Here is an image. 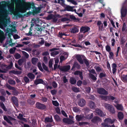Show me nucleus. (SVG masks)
Masks as SVG:
<instances>
[{"instance_id": "nucleus-47", "label": "nucleus", "mask_w": 127, "mask_h": 127, "mask_svg": "<svg viewBox=\"0 0 127 127\" xmlns=\"http://www.w3.org/2000/svg\"><path fill=\"white\" fill-rule=\"evenodd\" d=\"M115 99V97L111 95L108 96V101L113 100Z\"/></svg>"}, {"instance_id": "nucleus-8", "label": "nucleus", "mask_w": 127, "mask_h": 127, "mask_svg": "<svg viewBox=\"0 0 127 127\" xmlns=\"http://www.w3.org/2000/svg\"><path fill=\"white\" fill-rule=\"evenodd\" d=\"M3 119L8 123L11 125H12V124L11 121L13 120H14V118L9 116H8L7 117L6 116H5L3 117Z\"/></svg>"}, {"instance_id": "nucleus-39", "label": "nucleus", "mask_w": 127, "mask_h": 127, "mask_svg": "<svg viewBox=\"0 0 127 127\" xmlns=\"http://www.w3.org/2000/svg\"><path fill=\"white\" fill-rule=\"evenodd\" d=\"M72 90L74 92L77 93L80 92L79 88L75 87H74L72 88Z\"/></svg>"}, {"instance_id": "nucleus-3", "label": "nucleus", "mask_w": 127, "mask_h": 127, "mask_svg": "<svg viewBox=\"0 0 127 127\" xmlns=\"http://www.w3.org/2000/svg\"><path fill=\"white\" fill-rule=\"evenodd\" d=\"M76 59L79 62L80 64H83L84 62L86 65L87 67L89 66L90 64L89 60L85 58V59H84L83 60L80 55H78L76 56Z\"/></svg>"}, {"instance_id": "nucleus-50", "label": "nucleus", "mask_w": 127, "mask_h": 127, "mask_svg": "<svg viewBox=\"0 0 127 127\" xmlns=\"http://www.w3.org/2000/svg\"><path fill=\"white\" fill-rule=\"evenodd\" d=\"M35 29L37 31H39L40 32L42 30L41 26H38L36 27Z\"/></svg>"}, {"instance_id": "nucleus-19", "label": "nucleus", "mask_w": 127, "mask_h": 127, "mask_svg": "<svg viewBox=\"0 0 127 127\" xmlns=\"http://www.w3.org/2000/svg\"><path fill=\"white\" fill-rule=\"evenodd\" d=\"M89 105L90 107L92 109H95L96 107L95 103L92 101H89Z\"/></svg>"}, {"instance_id": "nucleus-23", "label": "nucleus", "mask_w": 127, "mask_h": 127, "mask_svg": "<svg viewBox=\"0 0 127 127\" xmlns=\"http://www.w3.org/2000/svg\"><path fill=\"white\" fill-rule=\"evenodd\" d=\"M122 80L124 82L127 83V74L126 75H123L121 77Z\"/></svg>"}, {"instance_id": "nucleus-17", "label": "nucleus", "mask_w": 127, "mask_h": 127, "mask_svg": "<svg viewBox=\"0 0 127 127\" xmlns=\"http://www.w3.org/2000/svg\"><path fill=\"white\" fill-rule=\"evenodd\" d=\"M114 120H112L111 119L109 118H106L105 119L104 121V122L108 124H112L114 122Z\"/></svg>"}, {"instance_id": "nucleus-36", "label": "nucleus", "mask_w": 127, "mask_h": 127, "mask_svg": "<svg viewBox=\"0 0 127 127\" xmlns=\"http://www.w3.org/2000/svg\"><path fill=\"white\" fill-rule=\"evenodd\" d=\"M127 28L126 25L125 23H124L123 24V26L122 28V31L123 32L125 31L126 32L127 31V29L126 30Z\"/></svg>"}, {"instance_id": "nucleus-43", "label": "nucleus", "mask_w": 127, "mask_h": 127, "mask_svg": "<svg viewBox=\"0 0 127 127\" xmlns=\"http://www.w3.org/2000/svg\"><path fill=\"white\" fill-rule=\"evenodd\" d=\"M42 66L43 69L45 70L46 71L48 72L49 70L48 69V67L44 63H43L42 64Z\"/></svg>"}, {"instance_id": "nucleus-49", "label": "nucleus", "mask_w": 127, "mask_h": 127, "mask_svg": "<svg viewBox=\"0 0 127 127\" xmlns=\"http://www.w3.org/2000/svg\"><path fill=\"white\" fill-rule=\"evenodd\" d=\"M32 52L33 54L36 55L37 56H38L40 54L39 52L36 51L35 50H32Z\"/></svg>"}, {"instance_id": "nucleus-56", "label": "nucleus", "mask_w": 127, "mask_h": 127, "mask_svg": "<svg viewBox=\"0 0 127 127\" xmlns=\"http://www.w3.org/2000/svg\"><path fill=\"white\" fill-rule=\"evenodd\" d=\"M93 116V113H92L88 115L87 117L86 118L87 119H91Z\"/></svg>"}, {"instance_id": "nucleus-10", "label": "nucleus", "mask_w": 127, "mask_h": 127, "mask_svg": "<svg viewBox=\"0 0 127 127\" xmlns=\"http://www.w3.org/2000/svg\"><path fill=\"white\" fill-rule=\"evenodd\" d=\"M85 100L83 99H80L78 102V105L81 107L84 106L86 104Z\"/></svg>"}, {"instance_id": "nucleus-12", "label": "nucleus", "mask_w": 127, "mask_h": 127, "mask_svg": "<svg viewBox=\"0 0 127 127\" xmlns=\"http://www.w3.org/2000/svg\"><path fill=\"white\" fill-rule=\"evenodd\" d=\"M90 30V28L88 26H82L80 28V32H83L84 33L88 32Z\"/></svg>"}, {"instance_id": "nucleus-57", "label": "nucleus", "mask_w": 127, "mask_h": 127, "mask_svg": "<svg viewBox=\"0 0 127 127\" xmlns=\"http://www.w3.org/2000/svg\"><path fill=\"white\" fill-rule=\"evenodd\" d=\"M52 86L54 88H56L57 87L58 85L55 81H54L52 83Z\"/></svg>"}, {"instance_id": "nucleus-62", "label": "nucleus", "mask_w": 127, "mask_h": 127, "mask_svg": "<svg viewBox=\"0 0 127 127\" xmlns=\"http://www.w3.org/2000/svg\"><path fill=\"white\" fill-rule=\"evenodd\" d=\"M106 76V74L105 73H104L103 72H101L100 74L99 77L100 78H102L103 77H105Z\"/></svg>"}, {"instance_id": "nucleus-63", "label": "nucleus", "mask_w": 127, "mask_h": 127, "mask_svg": "<svg viewBox=\"0 0 127 127\" xmlns=\"http://www.w3.org/2000/svg\"><path fill=\"white\" fill-rule=\"evenodd\" d=\"M55 110L56 111V113L58 114H60V110L59 108V107H57L55 108Z\"/></svg>"}, {"instance_id": "nucleus-45", "label": "nucleus", "mask_w": 127, "mask_h": 127, "mask_svg": "<svg viewBox=\"0 0 127 127\" xmlns=\"http://www.w3.org/2000/svg\"><path fill=\"white\" fill-rule=\"evenodd\" d=\"M8 82L9 84L11 85H14L16 83L15 81L12 79L9 80Z\"/></svg>"}, {"instance_id": "nucleus-35", "label": "nucleus", "mask_w": 127, "mask_h": 127, "mask_svg": "<svg viewBox=\"0 0 127 127\" xmlns=\"http://www.w3.org/2000/svg\"><path fill=\"white\" fill-rule=\"evenodd\" d=\"M38 60V59L36 58H33L32 59V62L33 65L35 64L36 62Z\"/></svg>"}, {"instance_id": "nucleus-9", "label": "nucleus", "mask_w": 127, "mask_h": 127, "mask_svg": "<svg viewBox=\"0 0 127 127\" xmlns=\"http://www.w3.org/2000/svg\"><path fill=\"white\" fill-rule=\"evenodd\" d=\"M63 123L68 124H73L74 122L72 120L68 118H64L63 119Z\"/></svg>"}, {"instance_id": "nucleus-15", "label": "nucleus", "mask_w": 127, "mask_h": 127, "mask_svg": "<svg viewBox=\"0 0 127 127\" xmlns=\"http://www.w3.org/2000/svg\"><path fill=\"white\" fill-rule=\"evenodd\" d=\"M34 83L36 85H37L39 84H42L43 85H44L45 84V82L43 81V80L41 79H36L35 80Z\"/></svg>"}, {"instance_id": "nucleus-33", "label": "nucleus", "mask_w": 127, "mask_h": 127, "mask_svg": "<svg viewBox=\"0 0 127 127\" xmlns=\"http://www.w3.org/2000/svg\"><path fill=\"white\" fill-rule=\"evenodd\" d=\"M54 118L56 122H60L61 121V119L58 115H55L54 116Z\"/></svg>"}, {"instance_id": "nucleus-4", "label": "nucleus", "mask_w": 127, "mask_h": 127, "mask_svg": "<svg viewBox=\"0 0 127 127\" xmlns=\"http://www.w3.org/2000/svg\"><path fill=\"white\" fill-rule=\"evenodd\" d=\"M104 106L105 108L108 109L112 114H114L115 113L114 108L113 107L112 105L107 103H105Z\"/></svg>"}, {"instance_id": "nucleus-51", "label": "nucleus", "mask_w": 127, "mask_h": 127, "mask_svg": "<svg viewBox=\"0 0 127 127\" xmlns=\"http://www.w3.org/2000/svg\"><path fill=\"white\" fill-rule=\"evenodd\" d=\"M14 57L16 59L20 58L21 57L20 55L18 53H16L14 56Z\"/></svg>"}, {"instance_id": "nucleus-11", "label": "nucleus", "mask_w": 127, "mask_h": 127, "mask_svg": "<svg viewBox=\"0 0 127 127\" xmlns=\"http://www.w3.org/2000/svg\"><path fill=\"white\" fill-rule=\"evenodd\" d=\"M11 100L13 103L14 104L16 107L19 105L18 101L17 98L15 96H12L11 98Z\"/></svg>"}, {"instance_id": "nucleus-27", "label": "nucleus", "mask_w": 127, "mask_h": 127, "mask_svg": "<svg viewBox=\"0 0 127 127\" xmlns=\"http://www.w3.org/2000/svg\"><path fill=\"white\" fill-rule=\"evenodd\" d=\"M44 120L45 122V123L49 122L51 123L53 121V120L52 116L51 117V118H50L49 117L45 118Z\"/></svg>"}, {"instance_id": "nucleus-28", "label": "nucleus", "mask_w": 127, "mask_h": 127, "mask_svg": "<svg viewBox=\"0 0 127 127\" xmlns=\"http://www.w3.org/2000/svg\"><path fill=\"white\" fill-rule=\"evenodd\" d=\"M117 65L115 63H113L112 64V72L113 74H114L116 70V67Z\"/></svg>"}, {"instance_id": "nucleus-18", "label": "nucleus", "mask_w": 127, "mask_h": 127, "mask_svg": "<svg viewBox=\"0 0 127 127\" xmlns=\"http://www.w3.org/2000/svg\"><path fill=\"white\" fill-rule=\"evenodd\" d=\"M75 67L78 69H79L80 68V65L76 62H74L71 70H72Z\"/></svg>"}, {"instance_id": "nucleus-24", "label": "nucleus", "mask_w": 127, "mask_h": 127, "mask_svg": "<svg viewBox=\"0 0 127 127\" xmlns=\"http://www.w3.org/2000/svg\"><path fill=\"white\" fill-rule=\"evenodd\" d=\"M61 21L62 22H65L67 23H68L70 20L69 19L65 17H63L61 19Z\"/></svg>"}, {"instance_id": "nucleus-22", "label": "nucleus", "mask_w": 127, "mask_h": 127, "mask_svg": "<svg viewBox=\"0 0 127 127\" xmlns=\"http://www.w3.org/2000/svg\"><path fill=\"white\" fill-rule=\"evenodd\" d=\"M76 80L73 77H71L70 79L69 82L71 84L74 85L76 84Z\"/></svg>"}, {"instance_id": "nucleus-58", "label": "nucleus", "mask_w": 127, "mask_h": 127, "mask_svg": "<svg viewBox=\"0 0 127 127\" xmlns=\"http://www.w3.org/2000/svg\"><path fill=\"white\" fill-rule=\"evenodd\" d=\"M53 16V18H52L53 20V22L56 23L57 21L58 20V18L56 17V16H55V15H54Z\"/></svg>"}, {"instance_id": "nucleus-21", "label": "nucleus", "mask_w": 127, "mask_h": 127, "mask_svg": "<svg viewBox=\"0 0 127 127\" xmlns=\"http://www.w3.org/2000/svg\"><path fill=\"white\" fill-rule=\"evenodd\" d=\"M114 106L116 107L118 110L122 111L123 109V107L121 104H117L116 105H114Z\"/></svg>"}, {"instance_id": "nucleus-20", "label": "nucleus", "mask_w": 127, "mask_h": 127, "mask_svg": "<svg viewBox=\"0 0 127 127\" xmlns=\"http://www.w3.org/2000/svg\"><path fill=\"white\" fill-rule=\"evenodd\" d=\"M127 12V9L126 8L122 9L121 11V17H124L126 16Z\"/></svg>"}, {"instance_id": "nucleus-32", "label": "nucleus", "mask_w": 127, "mask_h": 127, "mask_svg": "<svg viewBox=\"0 0 127 127\" xmlns=\"http://www.w3.org/2000/svg\"><path fill=\"white\" fill-rule=\"evenodd\" d=\"M12 90V93L14 95H18L19 92L18 91L16 90L15 88L14 87Z\"/></svg>"}, {"instance_id": "nucleus-46", "label": "nucleus", "mask_w": 127, "mask_h": 127, "mask_svg": "<svg viewBox=\"0 0 127 127\" xmlns=\"http://www.w3.org/2000/svg\"><path fill=\"white\" fill-rule=\"evenodd\" d=\"M53 104L55 106H59V104L56 100L53 101H52Z\"/></svg>"}, {"instance_id": "nucleus-31", "label": "nucleus", "mask_w": 127, "mask_h": 127, "mask_svg": "<svg viewBox=\"0 0 127 127\" xmlns=\"http://www.w3.org/2000/svg\"><path fill=\"white\" fill-rule=\"evenodd\" d=\"M10 72L14 74H20L22 73V71L17 70H12L10 71Z\"/></svg>"}, {"instance_id": "nucleus-29", "label": "nucleus", "mask_w": 127, "mask_h": 127, "mask_svg": "<svg viewBox=\"0 0 127 127\" xmlns=\"http://www.w3.org/2000/svg\"><path fill=\"white\" fill-rule=\"evenodd\" d=\"M65 16H68V18H69L71 20L73 21H75L76 20V18L73 15H69L67 14H66Z\"/></svg>"}, {"instance_id": "nucleus-6", "label": "nucleus", "mask_w": 127, "mask_h": 127, "mask_svg": "<svg viewBox=\"0 0 127 127\" xmlns=\"http://www.w3.org/2000/svg\"><path fill=\"white\" fill-rule=\"evenodd\" d=\"M35 105L37 108L39 109L43 110L46 109V105L39 102L36 103Z\"/></svg>"}, {"instance_id": "nucleus-44", "label": "nucleus", "mask_w": 127, "mask_h": 127, "mask_svg": "<svg viewBox=\"0 0 127 127\" xmlns=\"http://www.w3.org/2000/svg\"><path fill=\"white\" fill-rule=\"evenodd\" d=\"M54 15L52 14H50L49 15L46 17V19L47 20H50L52 19L53 16Z\"/></svg>"}, {"instance_id": "nucleus-55", "label": "nucleus", "mask_w": 127, "mask_h": 127, "mask_svg": "<svg viewBox=\"0 0 127 127\" xmlns=\"http://www.w3.org/2000/svg\"><path fill=\"white\" fill-rule=\"evenodd\" d=\"M90 77L93 80H96V78L94 75L91 74L90 75Z\"/></svg>"}, {"instance_id": "nucleus-14", "label": "nucleus", "mask_w": 127, "mask_h": 127, "mask_svg": "<svg viewBox=\"0 0 127 127\" xmlns=\"http://www.w3.org/2000/svg\"><path fill=\"white\" fill-rule=\"evenodd\" d=\"M71 32L72 33H75L78 32L79 31L78 27L77 26H74L70 29Z\"/></svg>"}, {"instance_id": "nucleus-26", "label": "nucleus", "mask_w": 127, "mask_h": 127, "mask_svg": "<svg viewBox=\"0 0 127 127\" xmlns=\"http://www.w3.org/2000/svg\"><path fill=\"white\" fill-rule=\"evenodd\" d=\"M124 115L123 113L121 112L118 113V117L119 120H122L124 118Z\"/></svg>"}, {"instance_id": "nucleus-54", "label": "nucleus", "mask_w": 127, "mask_h": 127, "mask_svg": "<svg viewBox=\"0 0 127 127\" xmlns=\"http://www.w3.org/2000/svg\"><path fill=\"white\" fill-rule=\"evenodd\" d=\"M15 16L16 17H19L20 18L22 17H23V16L22 15V14L19 13H16V14L15 15Z\"/></svg>"}, {"instance_id": "nucleus-48", "label": "nucleus", "mask_w": 127, "mask_h": 127, "mask_svg": "<svg viewBox=\"0 0 127 127\" xmlns=\"http://www.w3.org/2000/svg\"><path fill=\"white\" fill-rule=\"evenodd\" d=\"M23 79L25 82L26 83H29L30 81L29 79L26 76L24 77Z\"/></svg>"}, {"instance_id": "nucleus-53", "label": "nucleus", "mask_w": 127, "mask_h": 127, "mask_svg": "<svg viewBox=\"0 0 127 127\" xmlns=\"http://www.w3.org/2000/svg\"><path fill=\"white\" fill-rule=\"evenodd\" d=\"M32 124L33 127H35L37 125L36 121L35 120H33L32 121Z\"/></svg>"}, {"instance_id": "nucleus-52", "label": "nucleus", "mask_w": 127, "mask_h": 127, "mask_svg": "<svg viewBox=\"0 0 127 127\" xmlns=\"http://www.w3.org/2000/svg\"><path fill=\"white\" fill-rule=\"evenodd\" d=\"M105 49L106 51L108 52H110L111 50V47L108 45H107L105 46Z\"/></svg>"}, {"instance_id": "nucleus-13", "label": "nucleus", "mask_w": 127, "mask_h": 127, "mask_svg": "<svg viewBox=\"0 0 127 127\" xmlns=\"http://www.w3.org/2000/svg\"><path fill=\"white\" fill-rule=\"evenodd\" d=\"M101 119L98 117L95 116L93 117L92 121L94 123H97L101 121Z\"/></svg>"}, {"instance_id": "nucleus-42", "label": "nucleus", "mask_w": 127, "mask_h": 127, "mask_svg": "<svg viewBox=\"0 0 127 127\" xmlns=\"http://www.w3.org/2000/svg\"><path fill=\"white\" fill-rule=\"evenodd\" d=\"M101 125L103 127H111V126L108 125L106 123H103L101 124Z\"/></svg>"}, {"instance_id": "nucleus-2", "label": "nucleus", "mask_w": 127, "mask_h": 127, "mask_svg": "<svg viewBox=\"0 0 127 127\" xmlns=\"http://www.w3.org/2000/svg\"><path fill=\"white\" fill-rule=\"evenodd\" d=\"M32 8L33 10L36 9L33 3L29 2L22 3L21 7L19 9V11L21 13H24L26 12L27 10H29Z\"/></svg>"}, {"instance_id": "nucleus-40", "label": "nucleus", "mask_w": 127, "mask_h": 127, "mask_svg": "<svg viewBox=\"0 0 127 127\" xmlns=\"http://www.w3.org/2000/svg\"><path fill=\"white\" fill-rule=\"evenodd\" d=\"M59 54V52L58 51H54L51 52L50 53L51 56L55 57V56Z\"/></svg>"}, {"instance_id": "nucleus-64", "label": "nucleus", "mask_w": 127, "mask_h": 127, "mask_svg": "<svg viewBox=\"0 0 127 127\" xmlns=\"http://www.w3.org/2000/svg\"><path fill=\"white\" fill-rule=\"evenodd\" d=\"M95 69L97 72H99L102 69L100 67L98 66L96 67Z\"/></svg>"}, {"instance_id": "nucleus-34", "label": "nucleus", "mask_w": 127, "mask_h": 127, "mask_svg": "<svg viewBox=\"0 0 127 127\" xmlns=\"http://www.w3.org/2000/svg\"><path fill=\"white\" fill-rule=\"evenodd\" d=\"M76 120L78 121H79L82 120L83 119L82 117L79 115H77L76 116Z\"/></svg>"}, {"instance_id": "nucleus-60", "label": "nucleus", "mask_w": 127, "mask_h": 127, "mask_svg": "<svg viewBox=\"0 0 127 127\" xmlns=\"http://www.w3.org/2000/svg\"><path fill=\"white\" fill-rule=\"evenodd\" d=\"M88 123L87 122H79V125L80 126H82L83 125H87L88 124Z\"/></svg>"}, {"instance_id": "nucleus-5", "label": "nucleus", "mask_w": 127, "mask_h": 127, "mask_svg": "<svg viewBox=\"0 0 127 127\" xmlns=\"http://www.w3.org/2000/svg\"><path fill=\"white\" fill-rule=\"evenodd\" d=\"M97 92L98 94L101 95H107L108 94L107 91L102 88H97Z\"/></svg>"}, {"instance_id": "nucleus-37", "label": "nucleus", "mask_w": 127, "mask_h": 127, "mask_svg": "<svg viewBox=\"0 0 127 127\" xmlns=\"http://www.w3.org/2000/svg\"><path fill=\"white\" fill-rule=\"evenodd\" d=\"M24 60L23 59H20L18 61V64L20 66L22 65L24 62Z\"/></svg>"}, {"instance_id": "nucleus-16", "label": "nucleus", "mask_w": 127, "mask_h": 127, "mask_svg": "<svg viewBox=\"0 0 127 127\" xmlns=\"http://www.w3.org/2000/svg\"><path fill=\"white\" fill-rule=\"evenodd\" d=\"M95 112L100 117H103L105 116L102 111L100 109L98 108L96 109L95 110Z\"/></svg>"}, {"instance_id": "nucleus-59", "label": "nucleus", "mask_w": 127, "mask_h": 127, "mask_svg": "<svg viewBox=\"0 0 127 127\" xmlns=\"http://www.w3.org/2000/svg\"><path fill=\"white\" fill-rule=\"evenodd\" d=\"M22 53L26 58H28L29 57V55L26 52L24 51H22Z\"/></svg>"}, {"instance_id": "nucleus-7", "label": "nucleus", "mask_w": 127, "mask_h": 127, "mask_svg": "<svg viewBox=\"0 0 127 127\" xmlns=\"http://www.w3.org/2000/svg\"><path fill=\"white\" fill-rule=\"evenodd\" d=\"M70 65H65L63 66H58V68L62 71L66 72L69 70L70 69Z\"/></svg>"}, {"instance_id": "nucleus-61", "label": "nucleus", "mask_w": 127, "mask_h": 127, "mask_svg": "<svg viewBox=\"0 0 127 127\" xmlns=\"http://www.w3.org/2000/svg\"><path fill=\"white\" fill-rule=\"evenodd\" d=\"M13 65V64L12 62H11L6 67V68L8 69H11Z\"/></svg>"}, {"instance_id": "nucleus-25", "label": "nucleus", "mask_w": 127, "mask_h": 127, "mask_svg": "<svg viewBox=\"0 0 127 127\" xmlns=\"http://www.w3.org/2000/svg\"><path fill=\"white\" fill-rule=\"evenodd\" d=\"M74 7L71 6L69 5L66 6L65 8V10L68 11H73V8Z\"/></svg>"}, {"instance_id": "nucleus-41", "label": "nucleus", "mask_w": 127, "mask_h": 127, "mask_svg": "<svg viewBox=\"0 0 127 127\" xmlns=\"http://www.w3.org/2000/svg\"><path fill=\"white\" fill-rule=\"evenodd\" d=\"M37 65L39 70L43 72V70L41 66V64L40 62H38V63Z\"/></svg>"}, {"instance_id": "nucleus-30", "label": "nucleus", "mask_w": 127, "mask_h": 127, "mask_svg": "<svg viewBox=\"0 0 127 127\" xmlns=\"http://www.w3.org/2000/svg\"><path fill=\"white\" fill-rule=\"evenodd\" d=\"M27 76L31 79H33L35 76L34 74L31 73H29L27 74Z\"/></svg>"}, {"instance_id": "nucleus-38", "label": "nucleus", "mask_w": 127, "mask_h": 127, "mask_svg": "<svg viewBox=\"0 0 127 127\" xmlns=\"http://www.w3.org/2000/svg\"><path fill=\"white\" fill-rule=\"evenodd\" d=\"M100 97L103 100L105 101H108V96H104L101 95L100 96Z\"/></svg>"}, {"instance_id": "nucleus-1", "label": "nucleus", "mask_w": 127, "mask_h": 127, "mask_svg": "<svg viewBox=\"0 0 127 127\" xmlns=\"http://www.w3.org/2000/svg\"><path fill=\"white\" fill-rule=\"evenodd\" d=\"M1 13L3 14L2 15L3 18L1 22V25H0V28L3 29L4 28H6L8 24V21H9V19L6 18L9 12L8 10L5 8H3L0 10Z\"/></svg>"}]
</instances>
